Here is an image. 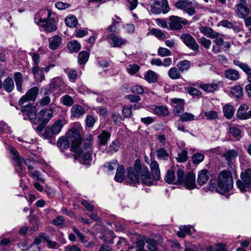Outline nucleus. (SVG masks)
<instances>
[{"mask_svg":"<svg viewBox=\"0 0 251 251\" xmlns=\"http://www.w3.org/2000/svg\"><path fill=\"white\" fill-rule=\"evenodd\" d=\"M21 111L24 116V120H28L34 124H47L52 118L53 113L52 109L49 107L43 109L37 115L36 107L30 104L22 106Z\"/></svg>","mask_w":251,"mask_h":251,"instance_id":"obj_1","label":"nucleus"},{"mask_svg":"<svg viewBox=\"0 0 251 251\" xmlns=\"http://www.w3.org/2000/svg\"><path fill=\"white\" fill-rule=\"evenodd\" d=\"M126 182L130 185H134L139 182V176L142 182L148 186L152 185V179L148 168L145 165H142L139 161L136 160L133 168L127 169Z\"/></svg>","mask_w":251,"mask_h":251,"instance_id":"obj_2","label":"nucleus"},{"mask_svg":"<svg viewBox=\"0 0 251 251\" xmlns=\"http://www.w3.org/2000/svg\"><path fill=\"white\" fill-rule=\"evenodd\" d=\"M81 127L79 124L71 128L65 137H60L58 141V147L61 150H66L71 147V151L72 152L76 151L78 150V146L81 145V137L80 132Z\"/></svg>","mask_w":251,"mask_h":251,"instance_id":"obj_3","label":"nucleus"},{"mask_svg":"<svg viewBox=\"0 0 251 251\" xmlns=\"http://www.w3.org/2000/svg\"><path fill=\"white\" fill-rule=\"evenodd\" d=\"M54 17L55 14L51 10L44 9L35 14L34 20L41 30L50 33L57 28Z\"/></svg>","mask_w":251,"mask_h":251,"instance_id":"obj_4","label":"nucleus"},{"mask_svg":"<svg viewBox=\"0 0 251 251\" xmlns=\"http://www.w3.org/2000/svg\"><path fill=\"white\" fill-rule=\"evenodd\" d=\"M233 187V179L231 173L227 171H221L218 176L217 186L210 182L209 189L216 191L221 194L228 192Z\"/></svg>","mask_w":251,"mask_h":251,"instance_id":"obj_5","label":"nucleus"},{"mask_svg":"<svg viewBox=\"0 0 251 251\" xmlns=\"http://www.w3.org/2000/svg\"><path fill=\"white\" fill-rule=\"evenodd\" d=\"M176 175L177 184L182 185L189 190L196 188V176L194 173L189 172L185 175L183 170L179 168L177 170Z\"/></svg>","mask_w":251,"mask_h":251,"instance_id":"obj_6","label":"nucleus"},{"mask_svg":"<svg viewBox=\"0 0 251 251\" xmlns=\"http://www.w3.org/2000/svg\"><path fill=\"white\" fill-rule=\"evenodd\" d=\"M10 152L12 154V159L15 163V170L21 176L24 169V167L22 163L24 162L25 165L28 167L29 172H31L33 170V167L31 166V161L28 159H24L21 158L18 154L17 151L13 147L10 148Z\"/></svg>","mask_w":251,"mask_h":251,"instance_id":"obj_7","label":"nucleus"},{"mask_svg":"<svg viewBox=\"0 0 251 251\" xmlns=\"http://www.w3.org/2000/svg\"><path fill=\"white\" fill-rule=\"evenodd\" d=\"M74 152L76 153V156L81 164H90L92 160V149L90 143L85 144L81 147L80 145H79L78 150Z\"/></svg>","mask_w":251,"mask_h":251,"instance_id":"obj_8","label":"nucleus"},{"mask_svg":"<svg viewBox=\"0 0 251 251\" xmlns=\"http://www.w3.org/2000/svg\"><path fill=\"white\" fill-rule=\"evenodd\" d=\"M198 4L195 0H178L176 2L175 6L191 16L196 13V8L198 6Z\"/></svg>","mask_w":251,"mask_h":251,"instance_id":"obj_9","label":"nucleus"},{"mask_svg":"<svg viewBox=\"0 0 251 251\" xmlns=\"http://www.w3.org/2000/svg\"><path fill=\"white\" fill-rule=\"evenodd\" d=\"M240 178L236 181L237 187L241 192H246L251 188V169H248L242 172Z\"/></svg>","mask_w":251,"mask_h":251,"instance_id":"obj_10","label":"nucleus"},{"mask_svg":"<svg viewBox=\"0 0 251 251\" xmlns=\"http://www.w3.org/2000/svg\"><path fill=\"white\" fill-rule=\"evenodd\" d=\"M50 90L51 92L60 95L67 90V86L65 85L63 79L60 77L52 78L50 83Z\"/></svg>","mask_w":251,"mask_h":251,"instance_id":"obj_11","label":"nucleus"},{"mask_svg":"<svg viewBox=\"0 0 251 251\" xmlns=\"http://www.w3.org/2000/svg\"><path fill=\"white\" fill-rule=\"evenodd\" d=\"M63 126L62 121L59 120L55 122L53 125L46 129L44 133L45 136L47 138H51L59 134Z\"/></svg>","mask_w":251,"mask_h":251,"instance_id":"obj_12","label":"nucleus"},{"mask_svg":"<svg viewBox=\"0 0 251 251\" xmlns=\"http://www.w3.org/2000/svg\"><path fill=\"white\" fill-rule=\"evenodd\" d=\"M106 39L113 47H121L127 43V40L114 33H110L106 35Z\"/></svg>","mask_w":251,"mask_h":251,"instance_id":"obj_13","label":"nucleus"},{"mask_svg":"<svg viewBox=\"0 0 251 251\" xmlns=\"http://www.w3.org/2000/svg\"><path fill=\"white\" fill-rule=\"evenodd\" d=\"M169 20L170 21L169 26L172 30L180 29L182 28V25H187L188 24L186 19L176 16H170Z\"/></svg>","mask_w":251,"mask_h":251,"instance_id":"obj_14","label":"nucleus"},{"mask_svg":"<svg viewBox=\"0 0 251 251\" xmlns=\"http://www.w3.org/2000/svg\"><path fill=\"white\" fill-rule=\"evenodd\" d=\"M180 38L183 42L193 50L196 51L199 50V46L195 39L189 34L183 33L181 35Z\"/></svg>","mask_w":251,"mask_h":251,"instance_id":"obj_15","label":"nucleus"},{"mask_svg":"<svg viewBox=\"0 0 251 251\" xmlns=\"http://www.w3.org/2000/svg\"><path fill=\"white\" fill-rule=\"evenodd\" d=\"M236 6V12L240 18L245 19L249 14L250 9L247 6L245 0H239Z\"/></svg>","mask_w":251,"mask_h":251,"instance_id":"obj_16","label":"nucleus"},{"mask_svg":"<svg viewBox=\"0 0 251 251\" xmlns=\"http://www.w3.org/2000/svg\"><path fill=\"white\" fill-rule=\"evenodd\" d=\"M39 92L38 88L35 86L28 90L25 95L19 100V104L23 105L27 100L34 101L37 97Z\"/></svg>","mask_w":251,"mask_h":251,"instance_id":"obj_17","label":"nucleus"},{"mask_svg":"<svg viewBox=\"0 0 251 251\" xmlns=\"http://www.w3.org/2000/svg\"><path fill=\"white\" fill-rule=\"evenodd\" d=\"M148 110L155 115L165 117L168 115L169 112L168 107L163 105H153L148 108Z\"/></svg>","mask_w":251,"mask_h":251,"instance_id":"obj_18","label":"nucleus"},{"mask_svg":"<svg viewBox=\"0 0 251 251\" xmlns=\"http://www.w3.org/2000/svg\"><path fill=\"white\" fill-rule=\"evenodd\" d=\"M248 109L247 105L241 104L237 111V117L240 120H247L251 118V110L247 112Z\"/></svg>","mask_w":251,"mask_h":251,"instance_id":"obj_19","label":"nucleus"},{"mask_svg":"<svg viewBox=\"0 0 251 251\" xmlns=\"http://www.w3.org/2000/svg\"><path fill=\"white\" fill-rule=\"evenodd\" d=\"M151 170L152 173V176L151 177L153 179L152 184L154 180H158L160 178V173L159 167V164L155 160H153L150 164Z\"/></svg>","mask_w":251,"mask_h":251,"instance_id":"obj_20","label":"nucleus"},{"mask_svg":"<svg viewBox=\"0 0 251 251\" xmlns=\"http://www.w3.org/2000/svg\"><path fill=\"white\" fill-rule=\"evenodd\" d=\"M210 176L209 172L206 170L203 169L200 171L198 175L197 182L201 186L205 184L208 181Z\"/></svg>","mask_w":251,"mask_h":251,"instance_id":"obj_21","label":"nucleus"},{"mask_svg":"<svg viewBox=\"0 0 251 251\" xmlns=\"http://www.w3.org/2000/svg\"><path fill=\"white\" fill-rule=\"evenodd\" d=\"M174 104V111L175 114L179 115L184 110V100L181 99H174L172 100Z\"/></svg>","mask_w":251,"mask_h":251,"instance_id":"obj_22","label":"nucleus"},{"mask_svg":"<svg viewBox=\"0 0 251 251\" xmlns=\"http://www.w3.org/2000/svg\"><path fill=\"white\" fill-rule=\"evenodd\" d=\"M200 31L204 35L210 38H216L219 36L220 34L214 31L211 27L206 26H201Z\"/></svg>","mask_w":251,"mask_h":251,"instance_id":"obj_23","label":"nucleus"},{"mask_svg":"<svg viewBox=\"0 0 251 251\" xmlns=\"http://www.w3.org/2000/svg\"><path fill=\"white\" fill-rule=\"evenodd\" d=\"M61 43V37L59 35H55L49 39V47L51 50H55L60 47Z\"/></svg>","mask_w":251,"mask_h":251,"instance_id":"obj_24","label":"nucleus"},{"mask_svg":"<svg viewBox=\"0 0 251 251\" xmlns=\"http://www.w3.org/2000/svg\"><path fill=\"white\" fill-rule=\"evenodd\" d=\"M71 116L75 118H79L85 113V110L80 105H74L71 109Z\"/></svg>","mask_w":251,"mask_h":251,"instance_id":"obj_25","label":"nucleus"},{"mask_svg":"<svg viewBox=\"0 0 251 251\" xmlns=\"http://www.w3.org/2000/svg\"><path fill=\"white\" fill-rule=\"evenodd\" d=\"M228 131L229 135L234 138H240L241 137L242 131L237 126L230 125L228 127Z\"/></svg>","mask_w":251,"mask_h":251,"instance_id":"obj_26","label":"nucleus"},{"mask_svg":"<svg viewBox=\"0 0 251 251\" xmlns=\"http://www.w3.org/2000/svg\"><path fill=\"white\" fill-rule=\"evenodd\" d=\"M225 75L227 79L233 81L238 79L240 77L238 71L231 69L226 70L225 71Z\"/></svg>","mask_w":251,"mask_h":251,"instance_id":"obj_27","label":"nucleus"},{"mask_svg":"<svg viewBox=\"0 0 251 251\" xmlns=\"http://www.w3.org/2000/svg\"><path fill=\"white\" fill-rule=\"evenodd\" d=\"M111 134L106 131L102 130L101 133L99 135L98 138L99 139V144L100 146H105L108 140L110 139Z\"/></svg>","mask_w":251,"mask_h":251,"instance_id":"obj_28","label":"nucleus"},{"mask_svg":"<svg viewBox=\"0 0 251 251\" xmlns=\"http://www.w3.org/2000/svg\"><path fill=\"white\" fill-rule=\"evenodd\" d=\"M180 71L176 67H172L168 71V76L173 80L179 79L182 78Z\"/></svg>","mask_w":251,"mask_h":251,"instance_id":"obj_29","label":"nucleus"},{"mask_svg":"<svg viewBox=\"0 0 251 251\" xmlns=\"http://www.w3.org/2000/svg\"><path fill=\"white\" fill-rule=\"evenodd\" d=\"M218 87V84L215 83L201 84L199 88L202 89L205 92L211 93L215 91Z\"/></svg>","mask_w":251,"mask_h":251,"instance_id":"obj_30","label":"nucleus"},{"mask_svg":"<svg viewBox=\"0 0 251 251\" xmlns=\"http://www.w3.org/2000/svg\"><path fill=\"white\" fill-rule=\"evenodd\" d=\"M125 178V168L123 165L118 166L117 169L115 180L119 182H122Z\"/></svg>","mask_w":251,"mask_h":251,"instance_id":"obj_31","label":"nucleus"},{"mask_svg":"<svg viewBox=\"0 0 251 251\" xmlns=\"http://www.w3.org/2000/svg\"><path fill=\"white\" fill-rule=\"evenodd\" d=\"M233 64L238 66L247 76L251 73V68L246 63L240 62L239 60H235L233 61Z\"/></svg>","mask_w":251,"mask_h":251,"instance_id":"obj_32","label":"nucleus"},{"mask_svg":"<svg viewBox=\"0 0 251 251\" xmlns=\"http://www.w3.org/2000/svg\"><path fill=\"white\" fill-rule=\"evenodd\" d=\"M238 155V152L236 150H229L224 153V156L226 160L229 164L232 160L237 157Z\"/></svg>","mask_w":251,"mask_h":251,"instance_id":"obj_33","label":"nucleus"},{"mask_svg":"<svg viewBox=\"0 0 251 251\" xmlns=\"http://www.w3.org/2000/svg\"><path fill=\"white\" fill-rule=\"evenodd\" d=\"M2 86L5 91L7 92H11L14 88V83L13 79L10 77L6 78L3 81Z\"/></svg>","mask_w":251,"mask_h":251,"instance_id":"obj_34","label":"nucleus"},{"mask_svg":"<svg viewBox=\"0 0 251 251\" xmlns=\"http://www.w3.org/2000/svg\"><path fill=\"white\" fill-rule=\"evenodd\" d=\"M152 1L156 5L162 8L163 13H166L169 11L170 7L167 0H152Z\"/></svg>","mask_w":251,"mask_h":251,"instance_id":"obj_35","label":"nucleus"},{"mask_svg":"<svg viewBox=\"0 0 251 251\" xmlns=\"http://www.w3.org/2000/svg\"><path fill=\"white\" fill-rule=\"evenodd\" d=\"M32 71L36 80L39 82L42 81L45 77L43 69L39 67H33Z\"/></svg>","mask_w":251,"mask_h":251,"instance_id":"obj_36","label":"nucleus"},{"mask_svg":"<svg viewBox=\"0 0 251 251\" xmlns=\"http://www.w3.org/2000/svg\"><path fill=\"white\" fill-rule=\"evenodd\" d=\"M223 112L225 116L227 119H230L233 117L235 109L231 105L226 104L223 107Z\"/></svg>","mask_w":251,"mask_h":251,"instance_id":"obj_37","label":"nucleus"},{"mask_svg":"<svg viewBox=\"0 0 251 251\" xmlns=\"http://www.w3.org/2000/svg\"><path fill=\"white\" fill-rule=\"evenodd\" d=\"M68 49L72 52H77L81 48V45L76 40H72L67 45Z\"/></svg>","mask_w":251,"mask_h":251,"instance_id":"obj_38","label":"nucleus"},{"mask_svg":"<svg viewBox=\"0 0 251 251\" xmlns=\"http://www.w3.org/2000/svg\"><path fill=\"white\" fill-rule=\"evenodd\" d=\"M165 180L168 183L177 184L176 178L175 176V171L173 170H169L167 171Z\"/></svg>","mask_w":251,"mask_h":251,"instance_id":"obj_39","label":"nucleus"},{"mask_svg":"<svg viewBox=\"0 0 251 251\" xmlns=\"http://www.w3.org/2000/svg\"><path fill=\"white\" fill-rule=\"evenodd\" d=\"M190 65V62L187 60H183L178 62L177 67L181 73H183L189 69Z\"/></svg>","mask_w":251,"mask_h":251,"instance_id":"obj_40","label":"nucleus"},{"mask_svg":"<svg viewBox=\"0 0 251 251\" xmlns=\"http://www.w3.org/2000/svg\"><path fill=\"white\" fill-rule=\"evenodd\" d=\"M145 79L149 83H154L158 79V76L154 72L150 70L145 75Z\"/></svg>","mask_w":251,"mask_h":251,"instance_id":"obj_41","label":"nucleus"},{"mask_svg":"<svg viewBox=\"0 0 251 251\" xmlns=\"http://www.w3.org/2000/svg\"><path fill=\"white\" fill-rule=\"evenodd\" d=\"M120 149V143L118 140L115 139L113 140L110 145L109 146L107 152L110 154H113L117 152Z\"/></svg>","mask_w":251,"mask_h":251,"instance_id":"obj_42","label":"nucleus"},{"mask_svg":"<svg viewBox=\"0 0 251 251\" xmlns=\"http://www.w3.org/2000/svg\"><path fill=\"white\" fill-rule=\"evenodd\" d=\"M65 22L66 25L70 27H75L78 23L77 18L72 15L67 16L65 18Z\"/></svg>","mask_w":251,"mask_h":251,"instance_id":"obj_43","label":"nucleus"},{"mask_svg":"<svg viewBox=\"0 0 251 251\" xmlns=\"http://www.w3.org/2000/svg\"><path fill=\"white\" fill-rule=\"evenodd\" d=\"M89 53L87 51H82L78 55V62L79 64H85L88 60Z\"/></svg>","mask_w":251,"mask_h":251,"instance_id":"obj_44","label":"nucleus"},{"mask_svg":"<svg viewBox=\"0 0 251 251\" xmlns=\"http://www.w3.org/2000/svg\"><path fill=\"white\" fill-rule=\"evenodd\" d=\"M77 90L80 93L82 94H93L95 95H99V93L88 89L85 85L80 84L77 87Z\"/></svg>","mask_w":251,"mask_h":251,"instance_id":"obj_45","label":"nucleus"},{"mask_svg":"<svg viewBox=\"0 0 251 251\" xmlns=\"http://www.w3.org/2000/svg\"><path fill=\"white\" fill-rule=\"evenodd\" d=\"M14 79L16 83L17 89L19 91H22V85L23 81V75L20 72H16L14 75Z\"/></svg>","mask_w":251,"mask_h":251,"instance_id":"obj_46","label":"nucleus"},{"mask_svg":"<svg viewBox=\"0 0 251 251\" xmlns=\"http://www.w3.org/2000/svg\"><path fill=\"white\" fill-rule=\"evenodd\" d=\"M188 158V151L185 150H182L177 153L176 159L178 162L183 163L187 160Z\"/></svg>","mask_w":251,"mask_h":251,"instance_id":"obj_47","label":"nucleus"},{"mask_svg":"<svg viewBox=\"0 0 251 251\" xmlns=\"http://www.w3.org/2000/svg\"><path fill=\"white\" fill-rule=\"evenodd\" d=\"M243 88L240 85H236L232 87L230 91L231 94L236 98H240L243 95Z\"/></svg>","mask_w":251,"mask_h":251,"instance_id":"obj_48","label":"nucleus"},{"mask_svg":"<svg viewBox=\"0 0 251 251\" xmlns=\"http://www.w3.org/2000/svg\"><path fill=\"white\" fill-rule=\"evenodd\" d=\"M204 158V155L203 153L197 152L192 156V161L194 164L198 165L201 162Z\"/></svg>","mask_w":251,"mask_h":251,"instance_id":"obj_49","label":"nucleus"},{"mask_svg":"<svg viewBox=\"0 0 251 251\" xmlns=\"http://www.w3.org/2000/svg\"><path fill=\"white\" fill-rule=\"evenodd\" d=\"M60 100L63 104L66 106H72L74 103V100L73 98L68 95L63 96L61 98Z\"/></svg>","mask_w":251,"mask_h":251,"instance_id":"obj_50","label":"nucleus"},{"mask_svg":"<svg viewBox=\"0 0 251 251\" xmlns=\"http://www.w3.org/2000/svg\"><path fill=\"white\" fill-rule=\"evenodd\" d=\"M151 33L159 40H165L167 38L166 34L159 29L152 28Z\"/></svg>","mask_w":251,"mask_h":251,"instance_id":"obj_51","label":"nucleus"},{"mask_svg":"<svg viewBox=\"0 0 251 251\" xmlns=\"http://www.w3.org/2000/svg\"><path fill=\"white\" fill-rule=\"evenodd\" d=\"M180 120L183 122H188L195 120V116L190 113L185 112L180 116Z\"/></svg>","mask_w":251,"mask_h":251,"instance_id":"obj_52","label":"nucleus"},{"mask_svg":"<svg viewBox=\"0 0 251 251\" xmlns=\"http://www.w3.org/2000/svg\"><path fill=\"white\" fill-rule=\"evenodd\" d=\"M156 155L159 159L167 160L168 158V153L164 149H159L156 151Z\"/></svg>","mask_w":251,"mask_h":251,"instance_id":"obj_53","label":"nucleus"},{"mask_svg":"<svg viewBox=\"0 0 251 251\" xmlns=\"http://www.w3.org/2000/svg\"><path fill=\"white\" fill-rule=\"evenodd\" d=\"M204 115L206 118L209 120H213L218 118L217 112L213 110L206 111Z\"/></svg>","mask_w":251,"mask_h":251,"instance_id":"obj_54","label":"nucleus"},{"mask_svg":"<svg viewBox=\"0 0 251 251\" xmlns=\"http://www.w3.org/2000/svg\"><path fill=\"white\" fill-rule=\"evenodd\" d=\"M139 66L135 64H129L126 67L127 72L131 75L135 74L139 70Z\"/></svg>","mask_w":251,"mask_h":251,"instance_id":"obj_55","label":"nucleus"},{"mask_svg":"<svg viewBox=\"0 0 251 251\" xmlns=\"http://www.w3.org/2000/svg\"><path fill=\"white\" fill-rule=\"evenodd\" d=\"M0 132L1 134L4 133H11V130L5 122L0 121Z\"/></svg>","mask_w":251,"mask_h":251,"instance_id":"obj_56","label":"nucleus"},{"mask_svg":"<svg viewBox=\"0 0 251 251\" xmlns=\"http://www.w3.org/2000/svg\"><path fill=\"white\" fill-rule=\"evenodd\" d=\"M96 122V119L92 115H87L86 116L85 119V123L87 127L90 128L94 126Z\"/></svg>","mask_w":251,"mask_h":251,"instance_id":"obj_57","label":"nucleus"},{"mask_svg":"<svg viewBox=\"0 0 251 251\" xmlns=\"http://www.w3.org/2000/svg\"><path fill=\"white\" fill-rule=\"evenodd\" d=\"M148 245V249L151 251H156L157 248V243L154 240L149 239L147 241Z\"/></svg>","mask_w":251,"mask_h":251,"instance_id":"obj_58","label":"nucleus"},{"mask_svg":"<svg viewBox=\"0 0 251 251\" xmlns=\"http://www.w3.org/2000/svg\"><path fill=\"white\" fill-rule=\"evenodd\" d=\"M199 42L202 46H203L205 49H209L211 45V41L203 37H202L201 38H200Z\"/></svg>","mask_w":251,"mask_h":251,"instance_id":"obj_59","label":"nucleus"},{"mask_svg":"<svg viewBox=\"0 0 251 251\" xmlns=\"http://www.w3.org/2000/svg\"><path fill=\"white\" fill-rule=\"evenodd\" d=\"M158 54L161 56H168L171 55V51L167 48L160 47L158 50Z\"/></svg>","mask_w":251,"mask_h":251,"instance_id":"obj_60","label":"nucleus"},{"mask_svg":"<svg viewBox=\"0 0 251 251\" xmlns=\"http://www.w3.org/2000/svg\"><path fill=\"white\" fill-rule=\"evenodd\" d=\"M30 172V176L31 177L35 178L40 181L44 182L45 181L44 179L42 177L41 174L38 171L33 170V171H31V172Z\"/></svg>","mask_w":251,"mask_h":251,"instance_id":"obj_61","label":"nucleus"},{"mask_svg":"<svg viewBox=\"0 0 251 251\" xmlns=\"http://www.w3.org/2000/svg\"><path fill=\"white\" fill-rule=\"evenodd\" d=\"M130 90L133 93L142 94L144 93L143 88L139 85H134L130 87Z\"/></svg>","mask_w":251,"mask_h":251,"instance_id":"obj_62","label":"nucleus"},{"mask_svg":"<svg viewBox=\"0 0 251 251\" xmlns=\"http://www.w3.org/2000/svg\"><path fill=\"white\" fill-rule=\"evenodd\" d=\"M29 228L30 230L33 231L38 230L39 228V223L36 219H31L30 222Z\"/></svg>","mask_w":251,"mask_h":251,"instance_id":"obj_63","label":"nucleus"},{"mask_svg":"<svg viewBox=\"0 0 251 251\" xmlns=\"http://www.w3.org/2000/svg\"><path fill=\"white\" fill-rule=\"evenodd\" d=\"M50 102V98L48 96V93H46L44 94V97L40 100V104L42 106H45L48 104Z\"/></svg>","mask_w":251,"mask_h":251,"instance_id":"obj_64","label":"nucleus"}]
</instances>
